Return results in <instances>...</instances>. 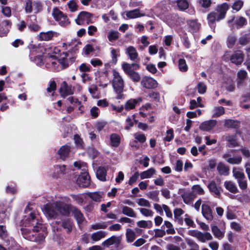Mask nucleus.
<instances>
[{
    "label": "nucleus",
    "instance_id": "obj_51",
    "mask_svg": "<svg viewBox=\"0 0 250 250\" xmlns=\"http://www.w3.org/2000/svg\"><path fill=\"white\" fill-rule=\"evenodd\" d=\"M166 226L167 229L166 231L167 234H174L175 233V230L173 227L172 224L168 221H165L164 222V224L162 226V227Z\"/></svg>",
    "mask_w": 250,
    "mask_h": 250
},
{
    "label": "nucleus",
    "instance_id": "obj_38",
    "mask_svg": "<svg viewBox=\"0 0 250 250\" xmlns=\"http://www.w3.org/2000/svg\"><path fill=\"white\" fill-rule=\"evenodd\" d=\"M122 213L126 216L130 217H135L136 216V213L134 210L127 206H122Z\"/></svg>",
    "mask_w": 250,
    "mask_h": 250
},
{
    "label": "nucleus",
    "instance_id": "obj_23",
    "mask_svg": "<svg viewBox=\"0 0 250 250\" xmlns=\"http://www.w3.org/2000/svg\"><path fill=\"white\" fill-rule=\"evenodd\" d=\"M202 212L203 215L208 220L211 221L213 219V215L210 207L206 204H203L202 206Z\"/></svg>",
    "mask_w": 250,
    "mask_h": 250
},
{
    "label": "nucleus",
    "instance_id": "obj_4",
    "mask_svg": "<svg viewBox=\"0 0 250 250\" xmlns=\"http://www.w3.org/2000/svg\"><path fill=\"white\" fill-rule=\"evenodd\" d=\"M74 166L75 168L83 171L78 177L76 180L77 184L79 187H87L90 184V177L87 172L86 164L81 161L75 162L74 163Z\"/></svg>",
    "mask_w": 250,
    "mask_h": 250
},
{
    "label": "nucleus",
    "instance_id": "obj_37",
    "mask_svg": "<svg viewBox=\"0 0 250 250\" xmlns=\"http://www.w3.org/2000/svg\"><path fill=\"white\" fill-rule=\"evenodd\" d=\"M110 144L112 146L117 147L121 142L120 136L117 134L113 133L110 135Z\"/></svg>",
    "mask_w": 250,
    "mask_h": 250
},
{
    "label": "nucleus",
    "instance_id": "obj_45",
    "mask_svg": "<svg viewBox=\"0 0 250 250\" xmlns=\"http://www.w3.org/2000/svg\"><path fill=\"white\" fill-rule=\"evenodd\" d=\"M217 169L219 173L221 175H227L229 173L228 168L222 163H220L218 164Z\"/></svg>",
    "mask_w": 250,
    "mask_h": 250
},
{
    "label": "nucleus",
    "instance_id": "obj_26",
    "mask_svg": "<svg viewBox=\"0 0 250 250\" xmlns=\"http://www.w3.org/2000/svg\"><path fill=\"white\" fill-rule=\"evenodd\" d=\"M126 16L129 19H135L144 16L145 15L142 14L138 9L130 10L126 12Z\"/></svg>",
    "mask_w": 250,
    "mask_h": 250
},
{
    "label": "nucleus",
    "instance_id": "obj_15",
    "mask_svg": "<svg viewBox=\"0 0 250 250\" xmlns=\"http://www.w3.org/2000/svg\"><path fill=\"white\" fill-rule=\"evenodd\" d=\"M125 54L128 58L132 61H138L139 60V55L135 47L133 46L126 47L125 49Z\"/></svg>",
    "mask_w": 250,
    "mask_h": 250
},
{
    "label": "nucleus",
    "instance_id": "obj_20",
    "mask_svg": "<svg viewBox=\"0 0 250 250\" xmlns=\"http://www.w3.org/2000/svg\"><path fill=\"white\" fill-rule=\"evenodd\" d=\"M244 55L240 51L236 52L230 58L231 62L239 65L242 63L244 60Z\"/></svg>",
    "mask_w": 250,
    "mask_h": 250
},
{
    "label": "nucleus",
    "instance_id": "obj_12",
    "mask_svg": "<svg viewBox=\"0 0 250 250\" xmlns=\"http://www.w3.org/2000/svg\"><path fill=\"white\" fill-rule=\"evenodd\" d=\"M121 237L113 235L104 241L102 243V246L108 247L111 245H114L117 250H120L123 248V247L121 244Z\"/></svg>",
    "mask_w": 250,
    "mask_h": 250
},
{
    "label": "nucleus",
    "instance_id": "obj_55",
    "mask_svg": "<svg viewBox=\"0 0 250 250\" xmlns=\"http://www.w3.org/2000/svg\"><path fill=\"white\" fill-rule=\"evenodd\" d=\"M244 1L242 0H236L232 5V8L236 11H239L243 7Z\"/></svg>",
    "mask_w": 250,
    "mask_h": 250
},
{
    "label": "nucleus",
    "instance_id": "obj_5",
    "mask_svg": "<svg viewBox=\"0 0 250 250\" xmlns=\"http://www.w3.org/2000/svg\"><path fill=\"white\" fill-rule=\"evenodd\" d=\"M140 67L137 63H128L124 62L122 64V68L125 74L134 82H138L141 79L139 74L135 70H138Z\"/></svg>",
    "mask_w": 250,
    "mask_h": 250
},
{
    "label": "nucleus",
    "instance_id": "obj_6",
    "mask_svg": "<svg viewBox=\"0 0 250 250\" xmlns=\"http://www.w3.org/2000/svg\"><path fill=\"white\" fill-rule=\"evenodd\" d=\"M113 75L112 85L117 94L116 98L122 99L123 96L122 92L124 87V81L119 72L115 70L113 71Z\"/></svg>",
    "mask_w": 250,
    "mask_h": 250
},
{
    "label": "nucleus",
    "instance_id": "obj_36",
    "mask_svg": "<svg viewBox=\"0 0 250 250\" xmlns=\"http://www.w3.org/2000/svg\"><path fill=\"white\" fill-rule=\"evenodd\" d=\"M213 118L218 117L225 113L224 108L222 106H215L212 110Z\"/></svg>",
    "mask_w": 250,
    "mask_h": 250
},
{
    "label": "nucleus",
    "instance_id": "obj_1",
    "mask_svg": "<svg viewBox=\"0 0 250 250\" xmlns=\"http://www.w3.org/2000/svg\"><path fill=\"white\" fill-rule=\"evenodd\" d=\"M23 218L21 222V231L23 237L30 241L41 242L45 237V233L40 232L42 224L38 211L35 206L29 204L25 209Z\"/></svg>",
    "mask_w": 250,
    "mask_h": 250
},
{
    "label": "nucleus",
    "instance_id": "obj_21",
    "mask_svg": "<svg viewBox=\"0 0 250 250\" xmlns=\"http://www.w3.org/2000/svg\"><path fill=\"white\" fill-rule=\"evenodd\" d=\"M142 102V99L141 98H139L136 99H130L126 101L125 103V108L126 110H129L134 109L138 103H141Z\"/></svg>",
    "mask_w": 250,
    "mask_h": 250
},
{
    "label": "nucleus",
    "instance_id": "obj_32",
    "mask_svg": "<svg viewBox=\"0 0 250 250\" xmlns=\"http://www.w3.org/2000/svg\"><path fill=\"white\" fill-rule=\"evenodd\" d=\"M223 157L226 159L227 162L230 164H239L242 161V158L240 156L230 157H229L228 154H226L224 155Z\"/></svg>",
    "mask_w": 250,
    "mask_h": 250
},
{
    "label": "nucleus",
    "instance_id": "obj_46",
    "mask_svg": "<svg viewBox=\"0 0 250 250\" xmlns=\"http://www.w3.org/2000/svg\"><path fill=\"white\" fill-rule=\"evenodd\" d=\"M188 24L193 32H196L200 27V24L196 20H190L188 21Z\"/></svg>",
    "mask_w": 250,
    "mask_h": 250
},
{
    "label": "nucleus",
    "instance_id": "obj_27",
    "mask_svg": "<svg viewBox=\"0 0 250 250\" xmlns=\"http://www.w3.org/2000/svg\"><path fill=\"white\" fill-rule=\"evenodd\" d=\"M70 147L68 145L62 146L58 151V154L62 159H64L69 154Z\"/></svg>",
    "mask_w": 250,
    "mask_h": 250
},
{
    "label": "nucleus",
    "instance_id": "obj_48",
    "mask_svg": "<svg viewBox=\"0 0 250 250\" xmlns=\"http://www.w3.org/2000/svg\"><path fill=\"white\" fill-rule=\"evenodd\" d=\"M224 125L228 128H237L239 126V123L237 121L228 119L225 121Z\"/></svg>",
    "mask_w": 250,
    "mask_h": 250
},
{
    "label": "nucleus",
    "instance_id": "obj_43",
    "mask_svg": "<svg viewBox=\"0 0 250 250\" xmlns=\"http://www.w3.org/2000/svg\"><path fill=\"white\" fill-rule=\"evenodd\" d=\"M233 175L237 180L245 177V174L242 169L238 168H234L232 170Z\"/></svg>",
    "mask_w": 250,
    "mask_h": 250
},
{
    "label": "nucleus",
    "instance_id": "obj_33",
    "mask_svg": "<svg viewBox=\"0 0 250 250\" xmlns=\"http://www.w3.org/2000/svg\"><path fill=\"white\" fill-rule=\"evenodd\" d=\"M213 238L211 234L209 232L203 233L200 232L199 236L198 237V240L202 242L205 243L207 241L212 240Z\"/></svg>",
    "mask_w": 250,
    "mask_h": 250
},
{
    "label": "nucleus",
    "instance_id": "obj_24",
    "mask_svg": "<svg viewBox=\"0 0 250 250\" xmlns=\"http://www.w3.org/2000/svg\"><path fill=\"white\" fill-rule=\"evenodd\" d=\"M226 189L232 193H236L238 191V189L236 185L230 181H226L224 182V185Z\"/></svg>",
    "mask_w": 250,
    "mask_h": 250
},
{
    "label": "nucleus",
    "instance_id": "obj_59",
    "mask_svg": "<svg viewBox=\"0 0 250 250\" xmlns=\"http://www.w3.org/2000/svg\"><path fill=\"white\" fill-rule=\"evenodd\" d=\"M133 136L136 141L141 143H143L146 141V137L144 134L141 133H136L133 134Z\"/></svg>",
    "mask_w": 250,
    "mask_h": 250
},
{
    "label": "nucleus",
    "instance_id": "obj_34",
    "mask_svg": "<svg viewBox=\"0 0 250 250\" xmlns=\"http://www.w3.org/2000/svg\"><path fill=\"white\" fill-rule=\"evenodd\" d=\"M106 233L104 231H98L91 235V238L93 241L96 242L105 237Z\"/></svg>",
    "mask_w": 250,
    "mask_h": 250
},
{
    "label": "nucleus",
    "instance_id": "obj_40",
    "mask_svg": "<svg viewBox=\"0 0 250 250\" xmlns=\"http://www.w3.org/2000/svg\"><path fill=\"white\" fill-rule=\"evenodd\" d=\"M69 10L72 13L78 10V5L77 0H70L67 3Z\"/></svg>",
    "mask_w": 250,
    "mask_h": 250
},
{
    "label": "nucleus",
    "instance_id": "obj_2",
    "mask_svg": "<svg viewBox=\"0 0 250 250\" xmlns=\"http://www.w3.org/2000/svg\"><path fill=\"white\" fill-rule=\"evenodd\" d=\"M42 210L48 219L56 218L59 215L66 216L69 214V208L64 203L55 201L44 205Z\"/></svg>",
    "mask_w": 250,
    "mask_h": 250
},
{
    "label": "nucleus",
    "instance_id": "obj_63",
    "mask_svg": "<svg viewBox=\"0 0 250 250\" xmlns=\"http://www.w3.org/2000/svg\"><path fill=\"white\" fill-rule=\"evenodd\" d=\"M62 226L64 229H66L67 232L69 233L71 231L72 229V222L69 220H66L62 222Z\"/></svg>",
    "mask_w": 250,
    "mask_h": 250
},
{
    "label": "nucleus",
    "instance_id": "obj_11",
    "mask_svg": "<svg viewBox=\"0 0 250 250\" xmlns=\"http://www.w3.org/2000/svg\"><path fill=\"white\" fill-rule=\"evenodd\" d=\"M40 49L36 47H32L30 50L29 57L31 61L34 62L37 65H41L43 63V56L38 54Z\"/></svg>",
    "mask_w": 250,
    "mask_h": 250
},
{
    "label": "nucleus",
    "instance_id": "obj_31",
    "mask_svg": "<svg viewBox=\"0 0 250 250\" xmlns=\"http://www.w3.org/2000/svg\"><path fill=\"white\" fill-rule=\"evenodd\" d=\"M212 232L215 237L219 239H221L224 236V232L221 231L217 226L211 225Z\"/></svg>",
    "mask_w": 250,
    "mask_h": 250
},
{
    "label": "nucleus",
    "instance_id": "obj_19",
    "mask_svg": "<svg viewBox=\"0 0 250 250\" xmlns=\"http://www.w3.org/2000/svg\"><path fill=\"white\" fill-rule=\"evenodd\" d=\"M179 194L181 195L183 201L186 204L189 203L195 197V196L193 193L189 191H186L184 189H181L179 190Z\"/></svg>",
    "mask_w": 250,
    "mask_h": 250
},
{
    "label": "nucleus",
    "instance_id": "obj_18",
    "mask_svg": "<svg viewBox=\"0 0 250 250\" xmlns=\"http://www.w3.org/2000/svg\"><path fill=\"white\" fill-rule=\"evenodd\" d=\"M74 88L71 85H68L65 82H62L60 92L62 96L65 97L68 95L73 94Z\"/></svg>",
    "mask_w": 250,
    "mask_h": 250
},
{
    "label": "nucleus",
    "instance_id": "obj_14",
    "mask_svg": "<svg viewBox=\"0 0 250 250\" xmlns=\"http://www.w3.org/2000/svg\"><path fill=\"white\" fill-rule=\"evenodd\" d=\"M141 84L144 87L147 89L155 88L158 86V83L155 80L147 76L142 78Z\"/></svg>",
    "mask_w": 250,
    "mask_h": 250
},
{
    "label": "nucleus",
    "instance_id": "obj_9",
    "mask_svg": "<svg viewBox=\"0 0 250 250\" xmlns=\"http://www.w3.org/2000/svg\"><path fill=\"white\" fill-rule=\"evenodd\" d=\"M52 14L55 21L61 26H65L69 24L70 22L66 15L58 8L56 7L53 9Z\"/></svg>",
    "mask_w": 250,
    "mask_h": 250
},
{
    "label": "nucleus",
    "instance_id": "obj_7",
    "mask_svg": "<svg viewBox=\"0 0 250 250\" xmlns=\"http://www.w3.org/2000/svg\"><path fill=\"white\" fill-rule=\"evenodd\" d=\"M43 5L39 0H26L24 4V10L26 14H30L33 12L38 13L42 11Z\"/></svg>",
    "mask_w": 250,
    "mask_h": 250
},
{
    "label": "nucleus",
    "instance_id": "obj_39",
    "mask_svg": "<svg viewBox=\"0 0 250 250\" xmlns=\"http://www.w3.org/2000/svg\"><path fill=\"white\" fill-rule=\"evenodd\" d=\"M8 245H10V250H24L20 246L18 245L12 237L8 238Z\"/></svg>",
    "mask_w": 250,
    "mask_h": 250
},
{
    "label": "nucleus",
    "instance_id": "obj_61",
    "mask_svg": "<svg viewBox=\"0 0 250 250\" xmlns=\"http://www.w3.org/2000/svg\"><path fill=\"white\" fill-rule=\"evenodd\" d=\"M147 196L149 199L154 201L158 202L159 200L158 191H154L149 192L147 194Z\"/></svg>",
    "mask_w": 250,
    "mask_h": 250
},
{
    "label": "nucleus",
    "instance_id": "obj_50",
    "mask_svg": "<svg viewBox=\"0 0 250 250\" xmlns=\"http://www.w3.org/2000/svg\"><path fill=\"white\" fill-rule=\"evenodd\" d=\"M119 33L115 30H111L109 32L107 35V38L109 42H113L117 40L119 38Z\"/></svg>",
    "mask_w": 250,
    "mask_h": 250
},
{
    "label": "nucleus",
    "instance_id": "obj_58",
    "mask_svg": "<svg viewBox=\"0 0 250 250\" xmlns=\"http://www.w3.org/2000/svg\"><path fill=\"white\" fill-rule=\"evenodd\" d=\"M137 225L140 228H150L152 226V222L151 221L141 220L137 222Z\"/></svg>",
    "mask_w": 250,
    "mask_h": 250
},
{
    "label": "nucleus",
    "instance_id": "obj_25",
    "mask_svg": "<svg viewBox=\"0 0 250 250\" xmlns=\"http://www.w3.org/2000/svg\"><path fill=\"white\" fill-rule=\"evenodd\" d=\"M56 33L52 31H49L46 32H41L39 38L41 41H48L52 39Z\"/></svg>",
    "mask_w": 250,
    "mask_h": 250
},
{
    "label": "nucleus",
    "instance_id": "obj_42",
    "mask_svg": "<svg viewBox=\"0 0 250 250\" xmlns=\"http://www.w3.org/2000/svg\"><path fill=\"white\" fill-rule=\"evenodd\" d=\"M73 214L78 224H81L83 221L84 217L83 214L77 208H73Z\"/></svg>",
    "mask_w": 250,
    "mask_h": 250
},
{
    "label": "nucleus",
    "instance_id": "obj_44",
    "mask_svg": "<svg viewBox=\"0 0 250 250\" xmlns=\"http://www.w3.org/2000/svg\"><path fill=\"white\" fill-rule=\"evenodd\" d=\"M197 3L199 7L204 9L208 8L211 5V0H197Z\"/></svg>",
    "mask_w": 250,
    "mask_h": 250
},
{
    "label": "nucleus",
    "instance_id": "obj_30",
    "mask_svg": "<svg viewBox=\"0 0 250 250\" xmlns=\"http://www.w3.org/2000/svg\"><path fill=\"white\" fill-rule=\"evenodd\" d=\"M87 196L95 202H100L103 198V192H88L87 193Z\"/></svg>",
    "mask_w": 250,
    "mask_h": 250
},
{
    "label": "nucleus",
    "instance_id": "obj_8",
    "mask_svg": "<svg viewBox=\"0 0 250 250\" xmlns=\"http://www.w3.org/2000/svg\"><path fill=\"white\" fill-rule=\"evenodd\" d=\"M93 15L91 13L82 11L77 16V18L75 20V22L79 25H83L85 23L86 24H89L94 23L92 20Z\"/></svg>",
    "mask_w": 250,
    "mask_h": 250
},
{
    "label": "nucleus",
    "instance_id": "obj_64",
    "mask_svg": "<svg viewBox=\"0 0 250 250\" xmlns=\"http://www.w3.org/2000/svg\"><path fill=\"white\" fill-rule=\"evenodd\" d=\"M237 183L238 184L239 188L242 189L244 190L247 188V182L246 180V177L237 180Z\"/></svg>",
    "mask_w": 250,
    "mask_h": 250
},
{
    "label": "nucleus",
    "instance_id": "obj_22",
    "mask_svg": "<svg viewBox=\"0 0 250 250\" xmlns=\"http://www.w3.org/2000/svg\"><path fill=\"white\" fill-rule=\"evenodd\" d=\"M9 211L6 209V207L3 204H0V223H3L8 220Z\"/></svg>",
    "mask_w": 250,
    "mask_h": 250
},
{
    "label": "nucleus",
    "instance_id": "obj_17",
    "mask_svg": "<svg viewBox=\"0 0 250 250\" xmlns=\"http://www.w3.org/2000/svg\"><path fill=\"white\" fill-rule=\"evenodd\" d=\"M229 8V6L227 3H223L217 5L216 9V12L218 13V21H220L225 18Z\"/></svg>",
    "mask_w": 250,
    "mask_h": 250
},
{
    "label": "nucleus",
    "instance_id": "obj_54",
    "mask_svg": "<svg viewBox=\"0 0 250 250\" xmlns=\"http://www.w3.org/2000/svg\"><path fill=\"white\" fill-rule=\"evenodd\" d=\"M134 119V115H133L131 117H128L126 118L125 120L126 125L125 126V129L126 130L130 129V128L133 126Z\"/></svg>",
    "mask_w": 250,
    "mask_h": 250
},
{
    "label": "nucleus",
    "instance_id": "obj_29",
    "mask_svg": "<svg viewBox=\"0 0 250 250\" xmlns=\"http://www.w3.org/2000/svg\"><path fill=\"white\" fill-rule=\"evenodd\" d=\"M10 24L11 23L7 20L3 21L1 24H0V37H3L7 34L8 29L7 26Z\"/></svg>",
    "mask_w": 250,
    "mask_h": 250
},
{
    "label": "nucleus",
    "instance_id": "obj_16",
    "mask_svg": "<svg viewBox=\"0 0 250 250\" xmlns=\"http://www.w3.org/2000/svg\"><path fill=\"white\" fill-rule=\"evenodd\" d=\"M217 125L215 120H209L202 122L199 125V129L203 131L208 132L212 130Z\"/></svg>",
    "mask_w": 250,
    "mask_h": 250
},
{
    "label": "nucleus",
    "instance_id": "obj_41",
    "mask_svg": "<svg viewBox=\"0 0 250 250\" xmlns=\"http://www.w3.org/2000/svg\"><path fill=\"white\" fill-rule=\"evenodd\" d=\"M218 13L216 12H211L208 15V20L209 25L211 26L216 21H218Z\"/></svg>",
    "mask_w": 250,
    "mask_h": 250
},
{
    "label": "nucleus",
    "instance_id": "obj_13",
    "mask_svg": "<svg viewBox=\"0 0 250 250\" xmlns=\"http://www.w3.org/2000/svg\"><path fill=\"white\" fill-rule=\"evenodd\" d=\"M207 187L211 195L215 198H220L223 190L221 187L217 185L215 181L210 182Z\"/></svg>",
    "mask_w": 250,
    "mask_h": 250
},
{
    "label": "nucleus",
    "instance_id": "obj_47",
    "mask_svg": "<svg viewBox=\"0 0 250 250\" xmlns=\"http://www.w3.org/2000/svg\"><path fill=\"white\" fill-rule=\"evenodd\" d=\"M139 210L142 215L145 217H152L154 215V212L148 208H141Z\"/></svg>",
    "mask_w": 250,
    "mask_h": 250
},
{
    "label": "nucleus",
    "instance_id": "obj_57",
    "mask_svg": "<svg viewBox=\"0 0 250 250\" xmlns=\"http://www.w3.org/2000/svg\"><path fill=\"white\" fill-rule=\"evenodd\" d=\"M111 55L112 58V62L116 63L117 62V57L119 56V50L114 48H111Z\"/></svg>",
    "mask_w": 250,
    "mask_h": 250
},
{
    "label": "nucleus",
    "instance_id": "obj_52",
    "mask_svg": "<svg viewBox=\"0 0 250 250\" xmlns=\"http://www.w3.org/2000/svg\"><path fill=\"white\" fill-rule=\"evenodd\" d=\"M193 193L195 194L203 195L205 193L204 189L199 185H194L192 187Z\"/></svg>",
    "mask_w": 250,
    "mask_h": 250
},
{
    "label": "nucleus",
    "instance_id": "obj_10",
    "mask_svg": "<svg viewBox=\"0 0 250 250\" xmlns=\"http://www.w3.org/2000/svg\"><path fill=\"white\" fill-rule=\"evenodd\" d=\"M229 26L232 29L234 28L239 29L247 24V20L241 16L232 17L228 21Z\"/></svg>",
    "mask_w": 250,
    "mask_h": 250
},
{
    "label": "nucleus",
    "instance_id": "obj_49",
    "mask_svg": "<svg viewBox=\"0 0 250 250\" xmlns=\"http://www.w3.org/2000/svg\"><path fill=\"white\" fill-rule=\"evenodd\" d=\"M136 202L138 206L140 207L148 208H149L151 207V204L149 201L143 198L138 199Z\"/></svg>",
    "mask_w": 250,
    "mask_h": 250
},
{
    "label": "nucleus",
    "instance_id": "obj_56",
    "mask_svg": "<svg viewBox=\"0 0 250 250\" xmlns=\"http://www.w3.org/2000/svg\"><path fill=\"white\" fill-rule=\"evenodd\" d=\"M177 3L178 8L181 10H184L188 7V3L187 0H178Z\"/></svg>",
    "mask_w": 250,
    "mask_h": 250
},
{
    "label": "nucleus",
    "instance_id": "obj_53",
    "mask_svg": "<svg viewBox=\"0 0 250 250\" xmlns=\"http://www.w3.org/2000/svg\"><path fill=\"white\" fill-rule=\"evenodd\" d=\"M179 69L181 71L185 72L188 70V67L185 60L180 59L178 62Z\"/></svg>",
    "mask_w": 250,
    "mask_h": 250
},
{
    "label": "nucleus",
    "instance_id": "obj_62",
    "mask_svg": "<svg viewBox=\"0 0 250 250\" xmlns=\"http://www.w3.org/2000/svg\"><path fill=\"white\" fill-rule=\"evenodd\" d=\"M88 91L92 96L94 98H97L98 87L97 85L93 84L89 86Z\"/></svg>",
    "mask_w": 250,
    "mask_h": 250
},
{
    "label": "nucleus",
    "instance_id": "obj_60",
    "mask_svg": "<svg viewBox=\"0 0 250 250\" xmlns=\"http://www.w3.org/2000/svg\"><path fill=\"white\" fill-rule=\"evenodd\" d=\"M7 231L6 227L3 225H0V238L4 241L7 240L6 238L7 237Z\"/></svg>",
    "mask_w": 250,
    "mask_h": 250
},
{
    "label": "nucleus",
    "instance_id": "obj_3",
    "mask_svg": "<svg viewBox=\"0 0 250 250\" xmlns=\"http://www.w3.org/2000/svg\"><path fill=\"white\" fill-rule=\"evenodd\" d=\"M58 51H59L58 49H55V54L50 56L48 58V61L51 63L52 68L55 71H58L68 67V63L67 58L69 54L66 52H63L59 54L57 53Z\"/></svg>",
    "mask_w": 250,
    "mask_h": 250
},
{
    "label": "nucleus",
    "instance_id": "obj_35",
    "mask_svg": "<svg viewBox=\"0 0 250 250\" xmlns=\"http://www.w3.org/2000/svg\"><path fill=\"white\" fill-rule=\"evenodd\" d=\"M156 170L154 168H150L147 170L141 173L140 177L141 179H145L151 178L153 175L155 174Z\"/></svg>",
    "mask_w": 250,
    "mask_h": 250
},
{
    "label": "nucleus",
    "instance_id": "obj_28",
    "mask_svg": "<svg viewBox=\"0 0 250 250\" xmlns=\"http://www.w3.org/2000/svg\"><path fill=\"white\" fill-rule=\"evenodd\" d=\"M106 170L104 167H100L97 170L96 176L99 180L102 181H105L106 180Z\"/></svg>",
    "mask_w": 250,
    "mask_h": 250
}]
</instances>
